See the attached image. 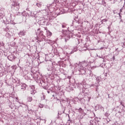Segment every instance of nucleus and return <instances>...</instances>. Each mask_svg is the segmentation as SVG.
<instances>
[{
    "instance_id": "6",
    "label": "nucleus",
    "mask_w": 125,
    "mask_h": 125,
    "mask_svg": "<svg viewBox=\"0 0 125 125\" xmlns=\"http://www.w3.org/2000/svg\"><path fill=\"white\" fill-rule=\"evenodd\" d=\"M65 42H67V40L65 39Z\"/></svg>"
},
{
    "instance_id": "2",
    "label": "nucleus",
    "mask_w": 125,
    "mask_h": 125,
    "mask_svg": "<svg viewBox=\"0 0 125 125\" xmlns=\"http://www.w3.org/2000/svg\"><path fill=\"white\" fill-rule=\"evenodd\" d=\"M33 100V98L31 97H28L27 98V101L28 102H31Z\"/></svg>"
},
{
    "instance_id": "1",
    "label": "nucleus",
    "mask_w": 125,
    "mask_h": 125,
    "mask_svg": "<svg viewBox=\"0 0 125 125\" xmlns=\"http://www.w3.org/2000/svg\"><path fill=\"white\" fill-rule=\"evenodd\" d=\"M52 33L50 31H47V37H51Z\"/></svg>"
},
{
    "instance_id": "4",
    "label": "nucleus",
    "mask_w": 125,
    "mask_h": 125,
    "mask_svg": "<svg viewBox=\"0 0 125 125\" xmlns=\"http://www.w3.org/2000/svg\"><path fill=\"white\" fill-rule=\"evenodd\" d=\"M37 6H38V7H41V5L39 3H37L36 4Z\"/></svg>"
},
{
    "instance_id": "3",
    "label": "nucleus",
    "mask_w": 125,
    "mask_h": 125,
    "mask_svg": "<svg viewBox=\"0 0 125 125\" xmlns=\"http://www.w3.org/2000/svg\"><path fill=\"white\" fill-rule=\"evenodd\" d=\"M78 111H79V113H81L82 114H83V109H82V108H80L78 109Z\"/></svg>"
},
{
    "instance_id": "5",
    "label": "nucleus",
    "mask_w": 125,
    "mask_h": 125,
    "mask_svg": "<svg viewBox=\"0 0 125 125\" xmlns=\"http://www.w3.org/2000/svg\"><path fill=\"white\" fill-rule=\"evenodd\" d=\"M104 20L105 21H107V20H105V19H104Z\"/></svg>"
}]
</instances>
